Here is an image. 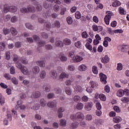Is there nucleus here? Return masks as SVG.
Masks as SVG:
<instances>
[{
  "mask_svg": "<svg viewBox=\"0 0 129 129\" xmlns=\"http://www.w3.org/2000/svg\"><path fill=\"white\" fill-rule=\"evenodd\" d=\"M36 9L35 7L33 6H29L27 7L26 8V7H23L21 8L20 11L22 14H29V13H35Z\"/></svg>",
  "mask_w": 129,
  "mask_h": 129,
  "instance_id": "nucleus-1",
  "label": "nucleus"
},
{
  "mask_svg": "<svg viewBox=\"0 0 129 129\" xmlns=\"http://www.w3.org/2000/svg\"><path fill=\"white\" fill-rule=\"evenodd\" d=\"M70 117L72 120H76V119H84V118H85L84 114L81 112H77L76 114H72L71 115Z\"/></svg>",
  "mask_w": 129,
  "mask_h": 129,
  "instance_id": "nucleus-2",
  "label": "nucleus"
},
{
  "mask_svg": "<svg viewBox=\"0 0 129 129\" xmlns=\"http://www.w3.org/2000/svg\"><path fill=\"white\" fill-rule=\"evenodd\" d=\"M106 14H108L105 16L104 20L105 24L106 25H109V21H110V19H111V16H112L113 14L110 11H107Z\"/></svg>",
  "mask_w": 129,
  "mask_h": 129,
  "instance_id": "nucleus-3",
  "label": "nucleus"
},
{
  "mask_svg": "<svg viewBox=\"0 0 129 129\" xmlns=\"http://www.w3.org/2000/svg\"><path fill=\"white\" fill-rule=\"evenodd\" d=\"M100 81L103 83V84H106V79H107V77H106V75L103 74V73H101L100 74Z\"/></svg>",
  "mask_w": 129,
  "mask_h": 129,
  "instance_id": "nucleus-4",
  "label": "nucleus"
},
{
  "mask_svg": "<svg viewBox=\"0 0 129 129\" xmlns=\"http://www.w3.org/2000/svg\"><path fill=\"white\" fill-rule=\"evenodd\" d=\"M47 106L50 107V108H54V107H57V102L56 100L49 101L47 103Z\"/></svg>",
  "mask_w": 129,
  "mask_h": 129,
  "instance_id": "nucleus-5",
  "label": "nucleus"
},
{
  "mask_svg": "<svg viewBox=\"0 0 129 129\" xmlns=\"http://www.w3.org/2000/svg\"><path fill=\"white\" fill-rule=\"evenodd\" d=\"M83 60V57L80 56V55H75L73 58V61L75 63H78L79 62H81Z\"/></svg>",
  "mask_w": 129,
  "mask_h": 129,
  "instance_id": "nucleus-6",
  "label": "nucleus"
},
{
  "mask_svg": "<svg viewBox=\"0 0 129 129\" xmlns=\"http://www.w3.org/2000/svg\"><path fill=\"white\" fill-rule=\"evenodd\" d=\"M50 76L54 80H56L58 78V74L56 71L51 70L50 72Z\"/></svg>",
  "mask_w": 129,
  "mask_h": 129,
  "instance_id": "nucleus-7",
  "label": "nucleus"
},
{
  "mask_svg": "<svg viewBox=\"0 0 129 129\" xmlns=\"http://www.w3.org/2000/svg\"><path fill=\"white\" fill-rule=\"evenodd\" d=\"M79 126V122L77 121H75L74 122H72L69 125V128L70 129H75L77 128Z\"/></svg>",
  "mask_w": 129,
  "mask_h": 129,
  "instance_id": "nucleus-8",
  "label": "nucleus"
},
{
  "mask_svg": "<svg viewBox=\"0 0 129 129\" xmlns=\"http://www.w3.org/2000/svg\"><path fill=\"white\" fill-rule=\"evenodd\" d=\"M128 92V90L125 89L124 90H119L117 92V96H118V97H122L123 95H124V93L125 92Z\"/></svg>",
  "mask_w": 129,
  "mask_h": 129,
  "instance_id": "nucleus-9",
  "label": "nucleus"
},
{
  "mask_svg": "<svg viewBox=\"0 0 129 129\" xmlns=\"http://www.w3.org/2000/svg\"><path fill=\"white\" fill-rule=\"evenodd\" d=\"M93 104H92V102H88L86 104V105L85 106V108L86 110H87V111H90L91 109L92 108V106Z\"/></svg>",
  "mask_w": 129,
  "mask_h": 129,
  "instance_id": "nucleus-10",
  "label": "nucleus"
},
{
  "mask_svg": "<svg viewBox=\"0 0 129 129\" xmlns=\"http://www.w3.org/2000/svg\"><path fill=\"white\" fill-rule=\"evenodd\" d=\"M41 97V92L39 91H36L33 93L32 97L33 98H39Z\"/></svg>",
  "mask_w": 129,
  "mask_h": 129,
  "instance_id": "nucleus-11",
  "label": "nucleus"
},
{
  "mask_svg": "<svg viewBox=\"0 0 129 129\" xmlns=\"http://www.w3.org/2000/svg\"><path fill=\"white\" fill-rule=\"evenodd\" d=\"M78 69L81 72H83L87 70V67L85 64H81L79 67Z\"/></svg>",
  "mask_w": 129,
  "mask_h": 129,
  "instance_id": "nucleus-12",
  "label": "nucleus"
},
{
  "mask_svg": "<svg viewBox=\"0 0 129 129\" xmlns=\"http://www.w3.org/2000/svg\"><path fill=\"white\" fill-rule=\"evenodd\" d=\"M20 70L24 75H28L29 74V71H28V69L25 66H23Z\"/></svg>",
  "mask_w": 129,
  "mask_h": 129,
  "instance_id": "nucleus-13",
  "label": "nucleus"
},
{
  "mask_svg": "<svg viewBox=\"0 0 129 129\" xmlns=\"http://www.w3.org/2000/svg\"><path fill=\"white\" fill-rule=\"evenodd\" d=\"M66 124H67V121L65 119H61L59 121V125L60 126H62L63 127H65L66 126Z\"/></svg>",
  "mask_w": 129,
  "mask_h": 129,
  "instance_id": "nucleus-14",
  "label": "nucleus"
},
{
  "mask_svg": "<svg viewBox=\"0 0 129 129\" xmlns=\"http://www.w3.org/2000/svg\"><path fill=\"white\" fill-rule=\"evenodd\" d=\"M64 78H69V74L65 72H62L59 76V79H63Z\"/></svg>",
  "mask_w": 129,
  "mask_h": 129,
  "instance_id": "nucleus-15",
  "label": "nucleus"
},
{
  "mask_svg": "<svg viewBox=\"0 0 129 129\" xmlns=\"http://www.w3.org/2000/svg\"><path fill=\"white\" fill-rule=\"evenodd\" d=\"M32 72L34 74H38L40 72V68L38 66H35L32 68Z\"/></svg>",
  "mask_w": 129,
  "mask_h": 129,
  "instance_id": "nucleus-16",
  "label": "nucleus"
},
{
  "mask_svg": "<svg viewBox=\"0 0 129 129\" xmlns=\"http://www.w3.org/2000/svg\"><path fill=\"white\" fill-rule=\"evenodd\" d=\"M37 65L39 67L44 68L45 67V61L43 60H38L36 62Z\"/></svg>",
  "mask_w": 129,
  "mask_h": 129,
  "instance_id": "nucleus-17",
  "label": "nucleus"
},
{
  "mask_svg": "<svg viewBox=\"0 0 129 129\" xmlns=\"http://www.w3.org/2000/svg\"><path fill=\"white\" fill-rule=\"evenodd\" d=\"M55 44L56 47H62L64 46V44L61 40H57L55 42Z\"/></svg>",
  "mask_w": 129,
  "mask_h": 129,
  "instance_id": "nucleus-18",
  "label": "nucleus"
},
{
  "mask_svg": "<svg viewBox=\"0 0 129 129\" xmlns=\"http://www.w3.org/2000/svg\"><path fill=\"white\" fill-rule=\"evenodd\" d=\"M109 61V58L107 55H105L104 57L102 58L101 62L104 63V64H106V63H108Z\"/></svg>",
  "mask_w": 129,
  "mask_h": 129,
  "instance_id": "nucleus-19",
  "label": "nucleus"
},
{
  "mask_svg": "<svg viewBox=\"0 0 129 129\" xmlns=\"http://www.w3.org/2000/svg\"><path fill=\"white\" fill-rule=\"evenodd\" d=\"M76 68L75 66L73 64H70L68 66V70L69 71H71V72H73V71H75Z\"/></svg>",
  "mask_w": 129,
  "mask_h": 129,
  "instance_id": "nucleus-20",
  "label": "nucleus"
},
{
  "mask_svg": "<svg viewBox=\"0 0 129 129\" xmlns=\"http://www.w3.org/2000/svg\"><path fill=\"white\" fill-rule=\"evenodd\" d=\"M11 9V6L5 4L4 6V11L5 13H9L10 12Z\"/></svg>",
  "mask_w": 129,
  "mask_h": 129,
  "instance_id": "nucleus-21",
  "label": "nucleus"
},
{
  "mask_svg": "<svg viewBox=\"0 0 129 129\" xmlns=\"http://www.w3.org/2000/svg\"><path fill=\"white\" fill-rule=\"evenodd\" d=\"M46 75H47V73L44 70L40 72V78L41 79H44L46 78Z\"/></svg>",
  "mask_w": 129,
  "mask_h": 129,
  "instance_id": "nucleus-22",
  "label": "nucleus"
},
{
  "mask_svg": "<svg viewBox=\"0 0 129 129\" xmlns=\"http://www.w3.org/2000/svg\"><path fill=\"white\" fill-rule=\"evenodd\" d=\"M10 31H11V34L13 36H16V35H18V31H17V29H16V28L12 27L10 28Z\"/></svg>",
  "mask_w": 129,
  "mask_h": 129,
  "instance_id": "nucleus-23",
  "label": "nucleus"
},
{
  "mask_svg": "<svg viewBox=\"0 0 129 129\" xmlns=\"http://www.w3.org/2000/svg\"><path fill=\"white\" fill-rule=\"evenodd\" d=\"M113 121H114V122H115V123L120 122V121H121V117L118 116L114 117L113 118Z\"/></svg>",
  "mask_w": 129,
  "mask_h": 129,
  "instance_id": "nucleus-24",
  "label": "nucleus"
},
{
  "mask_svg": "<svg viewBox=\"0 0 129 129\" xmlns=\"http://www.w3.org/2000/svg\"><path fill=\"white\" fill-rule=\"evenodd\" d=\"M52 26L53 27H55V28H60V27H61V25L60 24V22H59V21H55L54 22V24H53L52 25Z\"/></svg>",
  "mask_w": 129,
  "mask_h": 129,
  "instance_id": "nucleus-25",
  "label": "nucleus"
},
{
  "mask_svg": "<svg viewBox=\"0 0 129 129\" xmlns=\"http://www.w3.org/2000/svg\"><path fill=\"white\" fill-rule=\"evenodd\" d=\"M63 44L66 45L67 46H69V45H71V40L68 38H65L63 41Z\"/></svg>",
  "mask_w": 129,
  "mask_h": 129,
  "instance_id": "nucleus-26",
  "label": "nucleus"
},
{
  "mask_svg": "<svg viewBox=\"0 0 129 129\" xmlns=\"http://www.w3.org/2000/svg\"><path fill=\"white\" fill-rule=\"evenodd\" d=\"M43 89L46 91V92H50L51 90V87L49 85H44L43 87Z\"/></svg>",
  "mask_w": 129,
  "mask_h": 129,
  "instance_id": "nucleus-27",
  "label": "nucleus"
},
{
  "mask_svg": "<svg viewBox=\"0 0 129 129\" xmlns=\"http://www.w3.org/2000/svg\"><path fill=\"white\" fill-rule=\"evenodd\" d=\"M40 104L42 107H45L46 104H47V102L44 99H41L40 100Z\"/></svg>",
  "mask_w": 129,
  "mask_h": 129,
  "instance_id": "nucleus-28",
  "label": "nucleus"
},
{
  "mask_svg": "<svg viewBox=\"0 0 129 129\" xmlns=\"http://www.w3.org/2000/svg\"><path fill=\"white\" fill-rule=\"evenodd\" d=\"M40 108V105L38 103L35 104L33 107H31V109L33 110H38Z\"/></svg>",
  "mask_w": 129,
  "mask_h": 129,
  "instance_id": "nucleus-29",
  "label": "nucleus"
},
{
  "mask_svg": "<svg viewBox=\"0 0 129 129\" xmlns=\"http://www.w3.org/2000/svg\"><path fill=\"white\" fill-rule=\"evenodd\" d=\"M120 4L121 3L119 1H115L112 3V6L114 8H116V7H118V6H120Z\"/></svg>",
  "mask_w": 129,
  "mask_h": 129,
  "instance_id": "nucleus-30",
  "label": "nucleus"
},
{
  "mask_svg": "<svg viewBox=\"0 0 129 129\" xmlns=\"http://www.w3.org/2000/svg\"><path fill=\"white\" fill-rule=\"evenodd\" d=\"M118 11L120 15H125L126 14L124 9H123L122 7H119L118 8Z\"/></svg>",
  "mask_w": 129,
  "mask_h": 129,
  "instance_id": "nucleus-31",
  "label": "nucleus"
},
{
  "mask_svg": "<svg viewBox=\"0 0 129 129\" xmlns=\"http://www.w3.org/2000/svg\"><path fill=\"white\" fill-rule=\"evenodd\" d=\"M104 122V120L103 119H99V120H96L95 121V123L96 124H97L98 125H99V124H103Z\"/></svg>",
  "mask_w": 129,
  "mask_h": 129,
  "instance_id": "nucleus-32",
  "label": "nucleus"
},
{
  "mask_svg": "<svg viewBox=\"0 0 129 129\" xmlns=\"http://www.w3.org/2000/svg\"><path fill=\"white\" fill-rule=\"evenodd\" d=\"M6 49V44L4 42H0V51H5Z\"/></svg>",
  "mask_w": 129,
  "mask_h": 129,
  "instance_id": "nucleus-33",
  "label": "nucleus"
},
{
  "mask_svg": "<svg viewBox=\"0 0 129 129\" xmlns=\"http://www.w3.org/2000/svg\"><path fill=\"white\" fill-rule=\"evenodd\" d=\"M53 11L55 12V13H57V12H59V10H60V8L59 7V5L55 4L53 6Z\"/></svg>",
  "mask_w": 129,
  "mask_h": 129,
  "instance_id": "nucleus-34",
  "label": "nucleus"
},
{
  "mask_svg": "<svg viewBox=\"0 0 129 129\" xmlns=\"http://www.w3.org/2000/svg\"><path fill=\"white\" fill-rule=\"evenodd\" d=\"M99 99L100 100H102V101H105V100H106V97L104 94H99Z\"/></svg>",
  "mask_w": 129,
  "mask_h": 129,
  "instance_id": "nucleus-35",
  "label": "nucleus"
},
{
  "mask_svg": "<svg viewBox=\"0 0 129 129\" xmlns=\"http://www.w3.org/2000/svg\"><path fill=\"white\" fill-rule=\"evenodd\" d=\"M84 105L82 103H78L77 105V108L79 109V110H81L83 109Z\"/></svg>",
  "mask_w": 129,
  "mask_h": 129,
  "instance_id": "nucleus-36",
  "label": "nucleus"
},
{
  "mask_svg": "<svg viewBox=\"0 0 129 129\" xmlns=\"http://www.w3.org/2000/svg\"><path fill=\"white\" fill-rule=\"evenodd\" d=\"M86 47L88 50H89L90 51H92V46L91 45L89 42H87L85 45Z\"/></svg>",
  "mask_w": 129,
  "mask_h": 129,
  "instance_id": "nucleus-37",
  "label": "nucleus"
},
{
  "mask_svg": "<svg viewBox=\"0 0 129 129\" xmlns=\"http://www.w3.org/2000/svg\"><path fill=\"white\" fill-rule=\"evenodd\" d=\"M67 22L69 25H72V23H73V19L71 17H67Z\"/></svg>",
  "mask_w": 129,
  "mask_h": 129,
  "instance_id": "nucleus-38",
  "label": "nucleus"
},
{
  "mask_svg": "<svg viewBox=\"0 0 129 129\" xmlns=\"http://www.w3.org/2000/svg\"><path fill=\"white\" fill-rule=\"evenodd\" d=\"M17 11V7L15 6H10V13H16Z\"/></svg>",
  "mask_w": 129,
  "mask_h": 129,
  "instance_id": "nucleus-39",
  "label": "nucleus"
},
{
  "mask_svg": "<svg viewBox=\"0 0 129 129\" xmlns=\"http://www.w3.org/2000/svg\"><path fill=\"white\" fill-rule=\"evenodd\" d=\"M54 92L56 94H61L62 93V90L60 88H56L54 89Z\"/></svg>",
  "mask_w": 129,
  "mask_h": 129,
  "instance_id": "nucleus-40",
  "label": "nucleus"
},
{
  "mask_svg": "<svg viewBox=\"0 0 129 129\" xmlns=\"http://www.w3.org/2000/svg\"><path fill=\"white\" fill-rule=\"evenodd\" d=\"M25 26L29 30H34V26L31 25L30 23L25 24Z\"/></svg>",
  "mask_w": 129,
  "mask_h": 129,
  "instance_id": "nucleus-41",
  "label": "nucleus"
},
{
  "mask_svg": "<svg viewBox=\"0 0 129 129\" xmlns=\"http://www.w3.org/2000/svg\"><path fill=\"white\" fill-rule=\"evenodd\" d=\"M80 99H81V98L79 95H76L73 98L74 101H75V102H78L80 101Z\"/></svg>",
  "mask_w": 129,
  "mask_h": 129,
  "instance_id": "nucleus-42",
  "label": "nucleus"
},
{
  "mask_svg": "<svg viewBox=\"0 0 129 129\" xmlns=\"http://www.w3.org/2000/svg\"><path fill=\"white\" fill-rule=\"evenodd\" d=\"M66 92L68 95H71L72 94V90L70 88L68 87L66 89Z\"/></svg>",
  "mask_w": 129,
  "mask_h": 129,
  "instance_id": "nucleus-43",
  "label": "nucleus"
},
{
  "mask_svg": "<svg viewBox=\"0 0 129 129\" xmlns=\"http://www.w3.org/2000/svg\"><path fill=\"white\" fill-rule=\"evenodd\" d=\"M21 62H22V63H23V64H24L25 65L28 64V60L26 59V57H21Z\"/></svg>",
  "mask_w": 129,
  "mask_h": 129,
  "instance_id": "nucleus-44",
  "label": "nucleus"
},
{
  "mask_svg": "<svg viewBox=\"0 0 129 129\" xmlns=\"http://www.w3.org/2000/svg\"><path fill=\"white\" fill-rule=\"evenodd\" d=\"M41 36L43 39H48L49 38V35L45 32L41 33Z\"/></svg>",
  "mask_w": 129,
  "mask_h": 129,
  "instance_id": "nucleus-45",
  "label": "nucleus"
},
{
  "mask_svg": "<svg viewBox=\"0 0 129 129\" xmlns=\"http://www.w3.org/2000/svg\"><path fill=\"white\" fill-rule=\"evenodd\" d=\"M121 100L122 102L126 103V102H128L129 101V98L127 97H124L121 98Z\"/></svg>",
  "mask_w": 129,
  "mask_h": 129,
  "instance_id": "nucleus-46",
  "label": "nucleus"
},
{
  "mask_svg": "<svg viewBox=\"0 0 129 129\" xmlns=\"http://www.w3.org/2000/svg\"><path fill=\"white\" fill-rule=\"evenodd\" d=\"M11 81L13 84H15V85H18V84H19V82L18 81L17 79H16V78H13L11 79Z\"/></svg>",
  "mask_w": 129,
  "mask_h": 129,
  "instance_id": "nucleus-47",
  "label": "nucleus"
},
{
  "mask_svg": "<svg viewBox=\"0 0 129 129\" xmlns=\"http://www.w3.org/2000/svg\"><path fill=\"white\" fill-rule=\"evenodd\" d=\"M75 46L76 48H81V42L80 41H78L77 42H75Z\"/></svg>",
  "mask_w": 129,
  "mask_h": 129,
  "instance_id": "nucleus-48",
  "label": "nucleus"
},
{
  "mask_svg": "<svg viewBox=\"0 0 129 129\" xmlns=\"http://www.w3.org/2000/svg\"><path fill=\"white\" fill-rule=\"evenodd\" d=\"M51 23L46 21V22L45 23V28L46 30H50V29H51Z\"/></svg>",
  "mask_w": 129,
  "mask_h": 129,
  "instance_id": "nucleus-49",
  "label": "nucleus"
},
{
  "mask_svg": "<svg viewBox=\"0 0 129 129\" xmlns=\"http://www.w3.org/2000/svg\"><path fill=\"white\" fill-rule=\"evenodd\" d=\"M11 21L12 23H17L18 22V17L17 16H13L11 18Z\"/></svg>",
  "mask_w": 129,
  "mask_h": 129,
  "instance_id": "nucleus-50",
  "label": "nucleus"
},
{
  "mask_svg": "<svg viewBox=\"0 0 129 129\" xmlns=\"http://www.w3.org/2000/svg\"><path fill=\"white\" fill-rule=\"evenodd\" d=\"M45 48L46 50H52L53 49V46L51 44H46L45 45Z\"/></svg>",
  "mask_w": 129,
  "mask_h": 129,
  "instance_id": "nucleus-51",
  "label": "nucleus"
},
{
  "mask_svg": "<svg viewBox=\"0 0 129 129\" xmlns=\"http://www.w3.org/2000/svg\"><path fill=\"white\" fill-rule=\"evenodd\" d=\"M38 21L40 24H45V23H47V21L42 18H39Z\"/></svg>",
  "mask_w": 129,
  "mask_h": 129,
  "instance_id": "nucleus-52",
  "label": "nucleus"
},
{
  "mask_svg": "<svg viewBox=\"0 0 129 129\" xmlns=\"http://www.w3.org/2000/svg\"><path fill=\"white\" fill-rule=\"evenodd\" d=\"M91 87L93 89L96 88L97 87V84L92 81L91 82Z\"/></svg>",
  "mask_w": 129,
  "mask_h": 129,
  "instance_id": "nucleus-53",
  "label": "nucleus"
},
{
  "mask_svg": "<svg viewBox=\"0 0 129 129\" xmlns=\"http://www.w3.org/2000/svg\"><path fill=\"white\" fill-rule=\"evenodd\" d=\"M60 59L62 61V62H66V61H67V57H66L64 55H61L60 56Z\"/></svg>",
  "mask_w": 129,
  "mask_h": 129,
  "instance_id": "nucleus-54",
  "label": "nucleus"
},
{
  "mask_svg": "<svg viewBox=\"0 0 129 129\" xmlns=\"http://www.w3.org/2000/svg\"><path fill=\"white\" fill-rule=\"evenodd\" d=\"M92 71L94 74H97L98 73L97 67H96V66H93L92 68Z\"/></svg>",
  "mask_w": 129,
  "mask_h": 129,
  "instance_id": "nucleus-55",
  "label": "nucleus"
},
{
  "mask_svg": "<svg viewBox=\"0 0 129 129\" xmlns=\"http://www.w3.org/2000/svg\"><path fill=\"white\" fill-rule=\"evenodd\" d=\"M45 44H46V41H45L41 40L38 42V46L39 47H43V46H44Z\"/></svg>",
  "mask_w": 129,
  "mask_h": 129,
  "instance_id": "nucleus-56",
  "label": "nucleus"
},
{
  "mask_svg": "<svg viewBox=\"0 0 129 129\" xmlns=\"http://www.w3.org/2000/svg\"><path fill=\"white\" fill-rule=\"evenodd\" d=\"M75 17L76 18H77L78 20H79V19L81 18V13H80L79 12H76L75 13Z\"/></svg>",
  "mask_w": 129,
  "mask_h": 129,
  "instance_id": "nucleus-57",
  "label": "nucleus"
},
{
  "mask_svg": "<svg viewBox=\"0 0 129 129\" xmlns=\"http://www.w3.org/2000/svg\"><path fill=\"white\" fill-rule=\"evenodd\" d=\"M35 6H37L36 7V9L37 10V11H38L39 12H41V11H42V6H41V5L40 4H34Z\"/></svg>",
  "mask_w": 129,
  "mask_h": 129,
  "instance_id": "nucleus-58",
  "label": "nucleus"
},
{
  "mask_svg": "<svg viewBox=\"0 0 129 129\" xmlns=\"http://www.w3.org/2000/svg\"><path fill=\"white\" fill-rule=\"evenodd\" d=\"M4 77L7 79V80H11L12 77L9 74H5L4 75Z\"/></svg>",
  "mask_w": 129,
  "mask_h": 129,
  "instance_id": "nucleus-59",
  "label": "nucleus"
},
{
  "mask_svg": "<svg viewBox=\"0 0 129 129\" xmlns=\"http://www.w3.org/2000/svg\"><path fill=\"white\" fill-rule=\"evenodd\" d=\"M5 22H8V21H10L11 20V15H7L4 18Z\"/></svg>",
  "mask_w": 129,
  "mask_h": 129,
  "instance_id": "nucleus-60",
  "label": "nucleus"
},
{
  "mask_svg": "<svg viewBox=\"0 0 129 129\" xmlns=\"http://www.w3.org/2000/svg\"><path fill=\"white\" fill-rule=\"evenodd\" d=\"M80 125L82 126V127H85L87 125V124L86 123V122L85 121H81L80 122Z\"/></svg>",
  "mask_w": 129,
  "mask_h": 129,
  "instance_id": "nucleus-61",
  "label": "nucleus"
},
{
  "mask_svg": "<svg viewBox=\"0 0 129 129\" xmlns=\"http://www.w3.org/2000/svg\"><path fill=\"white\" fill-rule=\"evenodd\" d=\"M16 66L17 68H19V69H20V70L22 69V67H24V66L22 65V63L19 62H16Z\"/></svg>",
  "mask_w": 129,
  "mask_h": 129,
  "instance_id": "nucleus-62",
  "label": "nucleus"
},
{
  "mask_svg": "<svg viewBox=\"0 0 129 129\" xmlns=\"http://www.w3.org/2000/svg\"><path fill=\"white\" fill-rule=\"evenodd\" d=\"M86 119L88 121L92 120V115L91 114H88L86 116Z\"/></svg>",
  "mask_w": 129,
  "mask_h": 129,
  "instance_id": "nucleus-63",
  "label": "nucleus"
},
{
  "mask_svg": "<svg viewBox=\"0 0 129 129\" xmlns=\"http://www.w3.org/2000/svg\"><path fill=\"white\" fill-rule=\"evenodd\" d=\"M4 33L5 35H8V34H10V29L7 28H4Z\"/></svg>",
  "mask_w": 129,
  "mask_h": 129,
  "instance_id": "nucleus-64",
  "label": "nucleus"
}]
</instances>
